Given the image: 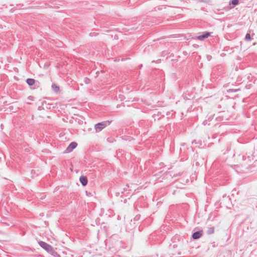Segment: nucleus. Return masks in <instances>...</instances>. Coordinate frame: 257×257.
<instances>
[{
    "label": "nucleus",
    "mask_w": 257,
    "mask_h": 257,
    "mask_svg": "<svg viewBox=\"0 0 257 257\" xmlns=\"http://www.w3.org/2000/svg\"><path fill=\"white\" fill-rule=\"evenodd\" d=\"M84 81L86 84H88L90 82V79L86 77L84 79Z\"/></svg>",
    "instance_id": "obj_12"
},
{
    "label": "nucleus",
    "mask_w": 257,
    "mask_h": 257,
    "mask_svg": "<svg viewBox=\"0 0 257 257\" xmlns=\"http://www.w3.org/2000/svg\"><path fill=\"white\" fill-rule=\"evenodd\" d=\"M69 145H77V144L76 142H72L70 143L69 144Z\"/></svg>",
    "instance_id": "obj_14"
},
{
    "label": "nucleus",
    "mask_w": 257,
    "mask_h": 257,
    "mask_svg": "<svg viewBox=\"0 0 257 257\" xmlns=\"http://www.w3.org/2000/svg\"><path fill=\"white\" fill-rule=\"evenodd\" d=\"M251 40V38L250 34L247 33L245 37V40L246 41H250Z\"/></svg>",
    "instance_id": "obj_10"
},
{
    "label": "nucleus",
    "mask_w": 257,
    "mask_h": 257,
    "mask_svg": "<svg viewBox=\"0 0 257 257\" xmlns=\"http://www.w3.org/2000/svg\"><path fill=\"white\" fill-rule=\"evenodd\" d=\"M107 141L109 143H113L115 141V140L112 138H107Z\"/></svg>",
    "instance_id": "obj_11"
},
{
    "label": "nucleus",
    "mask_w": 257,
    "mask_h": 257,
    "mask_svg": "<svg viewBox=\"0 0 257 257\" xmlns=\"http://www.w3.org/2000/svg\"><path fill=\"white\" fill-rule=\"evenodd\" d=\"M210 36V33L205 32L202 35L197 36L196 39L200 41H203L205 39L207 38Z\"/></svg>",
    "instance_id": "obj_4"
},
{
    "label": "nucleus",
    "mask_w": 257,
    "mask_h": 257,
    "mask_svg": "<svg viewBox=\"0 0 257 257\" xmlns=\"http://www.w3.org/2000/svg\"><path fill=\"white\" fill-rule=\"evenodd\" d=\"M239 4V0H231L229 2V5H232L233 7L237 6Z\"/></svg>",
    "instance_id": "obj_9"
},
{
    "label": "nucleus",
    "mask_w": 257,
    "mask_h": 257,
    "mask_svg": "<svg viewBox=\"0 0 257 257\" xmlns=\"http://www.w3.org/2000/svg\"><path fill=\"white\" fill-rule=\"evenodd\" d=\"M26 82L29 86H34V87H31V88L32 89H34L39 87V82L37 81H36L35 79L33 78H28L26 80Z\"/></svg>",
    "instance_id": "obj_3"
},
{
    "label": "nucleus",
    "mask_w": 257,
    "mask_h": 257,
    "mask_svg": "<svg viewBox=\"0 0 257 257\" xmlns=\"http://www.w3.org/2000/svg\"><path fill=\"white\" fill-rule=\"evenodd\" d=\"M39 244L42 248H43L47 252L51 253H54V251L51 245H50L49 244H47V243L41 241L39 242Z\"/></svg>",
    "instance_id": "obj_2"
},
{
    "label": "nucleus",
    "mask_w": 257,
    "mask_h": 257,
    "mask_svg": "<svg viewBox=\"0 0 257 257\" xmlns=\"http://www.w3.org/2000/svg\"><path fill=\"white\" fill-rule=\"evenodd\" d=\"M52 88L56 92L59 91V87L55 84H53L52 85Z\"/></svg>",
    "instance_id": "obj_8"
},
{
    "label": "nucleus",
    "mask_w": 257,
    "mask_h": 257,
    "mask_svg": "<svg viewBox=\"0 0 257 257\" xmlns=\"http://www.w3.org/2000/svg\"><path fill=\"white\" fill-rule=\"evenodd\" d=\"M238 90V89H230L228 91L229 92H236Z\"/></svg>",
    "instance_id": "obj_13"
},
{
    "label": "nucleus",
    "mask_w": 257,
    "mask_h": 257,
    "mask_svg": "<svg viewBox=\"0 0 257 257\" xmlns=\"http://www.w3.org/2000/svg\"><path fill=\"white\" fill-rule=\"evenodd\" d=\"M76 146H68L66 149L63 151V153L67 154L70 153L73 149L75 148Z\"/></svg>",
    "instance_id": "obj_6"
},
{
    "label": "nucleus",
    "mask_w": 257,
    "mask_h": 257,
    "mask_svg": "<svg viewBox=\"0 0 257 257\" xmlns=\"http://www.w3.org/2000/svg\"><path fill=\"white\" fill-rule=\"evenodd\" d=\"M202 235V231H197L192 235V237L194 239L199 238Z\"/></svg>",
    "instance_id": "obj_7"
},
{
    "label": "nucleus",
    "mask_w": 257,
    "mask_h": 257,
    "mask_svg": "<svg viewBox=\"0 0 257 257\" xmlns=\"http://www.w3.org/2000/svg\"><path fill=\"white\" fill-rule=\"evenodd\" d=\"M79 180H80V182H81V184L83 186H85L87 185L88 181H87V178L86 176H80Z\"/></svg>",
    "instance_id": "obj_5"
},
{
    "label": "nucleus",
    "mask_w": 257,
    "mask_h": 257,
    "mask_svg": "<svg viewBox=\"0 0 257 257\" xmlns=\"http://www.w3.org/2000/svg\"><path fill=\"white\" fill-rule=\"evenodd\" d=\"M111 122V120H105L95 124L94 125V129L95 132L96 133L101 132L105 127L110 125Z\"/></svg>",
    "instance_id": "obj_1"
},
{
    "label": "nucleus",
    "mask_w": 257,
    "mask_h": 257,
    "mask_svg": "<svg viewBox=\"0 0 257 257\" xmlns=\"http://www.w3.org/2000/svg\"><path fill=\"white\" fill-rule=\"evenodd\" d=\"M194 143H196V141L195 140L193 141L192 142V144H193Z\"/></svg>",
    "instance_id": "obj_15"
}]
</instances>
